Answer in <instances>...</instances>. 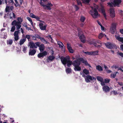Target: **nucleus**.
<instances>
[{"label":"nucleus","mask_w":123,"mask_h":123,"mask_svg":"<svg viewBox=\"0 0 123 123\" xmlns=\"http://www.w3.org/2000/svg\"><path fill=\"white\" fill-rule=\"evenodd\" d=\"M81 62L85 64V65L91 67L90 65L88 63L86 59H84L82 58H80L78 60H75L73 62L70 61V60L68 61L67 64L68 67H70L72 64L74 67V70L75 71H80L81 70V68L80 67Z\"/></svg>","instance_id":"1"},{"label":"nucleus","mask_w":123,"mask_h":123,"mask_svg":"<svg viewBox=\"0 0 123 123\" xmlns=\"http://www.w3.org/2000/svg\"><path fill=\"white\" fill-rule=\"evenodd\" d=\"M121 0H114L113 2H111L107 3L108 5L110 7L119 6V5L121 3Z\"/></svg>","instance_id":"2"},{"label":"nucleus","mask_w":123,"mask_h":123,"mask_svg":"<svg viewBox=\"0 0 123 123\" xmlns=\"http://www.w3.org/2000/svg\"><path fill=\"white\" fill-rule=\"evenodd\" d=\"M92 9L89 11L90 13L94 18H97L98 14L97 9L96 8H93L92 7Z\"/></svg>","instance_id":"3"},{"label":"nucleus","mask_w":123,"mask_h":123,"mask_svg":"<svg viewBox=\"0 0 123 123\" xmlns=\"http://www.w3.org/2000/svg\"><path fill=\"white\" fill-rule=\"evenodd\" d=\"M117 25V23L113 22L112 23L110 29V32L112 34L114 33L116 31Z\"/></svg>","instance_id":"4"},{"label":"nucleus","mask_w":123,"mask_h":123,"mask_svg":"<svg viewBox=\"0 0 123 123\" xmlns=\"http://www.w3.org/2000/svg\"><path fill=\"white\" fill-rule=\"evenodd\" d=\"M105 45L108 48L112 49L116 48V46L114 43L109 42L105 43Z\"/></svg>","instance_id":"5"},{"label":"nucleus","mask_w":123,"mask_h":123,"mask_svg":"<svg viewBox=\"0 0 123 123\" xmlns=\"http://www.w3.org/2000/svg\"><path fill=\"white\" fill-rule=\"evenodd\" d=\"M61 61L63 64L66 65L68 60H70L69 56H66L65 57H61Z\"/></svg>","instance_id":"6"},{"label":"nucleus","mask_w":123,"mask_h":123,"mask_svg":"<svg viewBox=\"0 0 123 123\" xmlns=\"http://www.w3.org/2000/svg\"><path fill=\"white\" fill-rule=\"evenodd\" d=\"M21 24L19 23V22L16 21V20H14L12 23L11 25H14L16 26L17 29L18 30H19L21 27Z\"/></svg>","instance_id":"7"},{"label":"nucleus","mask_w":123,"mask_h":123,"mask_svg":"<svg viewBox=\"0 0 123 123\" xmlns=\"http://www.w3.org/2000/svg\"><path fill=\"white\" fill-rule=\"evenodd\" d=\"M110 15L112 18H114L115 16V13L114 9L112 8H110L109 10Z\"/></svg>","instance_id":"8"},{"label":"nucleus","mask_w":123,"mask_h":123,"mask_svg":"<svg viewBox=\"0 0 123 123\" xmlns=\"http://www.w3.org/2000/svg\"><path fill=\"white\" fill-rule=\"evenodd\" d=\"M20 33V30H18L14 32V39L16 41H17L19 39L18 34Z\"/></svg>","instance_id":"9"},{"label":"nucleus","mask_w":123,"mask_h":123,"mask_svg":"<svg viewBox=\"0 0 123 123\" xmlns=\"http://www.w3.org/2000/svg\"><path fill=\"white\" fill-rule=\"evenodd\" d=\"M47 54V52L46 51H44L43 52H41L38 54L37 55V56L39 58L42 57L43 58Z\"/></svg>","instance_id":"10"},{"label":"nucleus","mask_w":123,"mask_h":123,"mask_svg":"<svg viewBox=\"0 0 123 123\" xmlns=\"http://www.w3.org/2000/svg\"><path fill=\"white\" fill-rule=\"evenodd\" d=\"M85 79V81L86 82H90L91 80H92V78L91 76L89 75H87L86 76Z\"/></svg>","instance_id":"11"},{"label":"nucleus","mask_w":123,"mask_h":123,"mask_svg":"<svg viewBox=\"0 0 123 123\" xmlns=\"http://www.w3.org/2000/svg\"><path fill=\"white\" fill-rule=\"evenodd\" d=\"M103 91L105 92H108L110 90V88L107 86L105 85L103 87Z\"/></svg>","instance_id":"12"},{"label":"nucleus","mask_w":123,"mask_h":123,"mask_svg":"<svg viewBox=\"0 0 123 123\" xmlns=\"http://www.w3.org/2000/svg\"><path fill=\"white\" fill-rule=\"evenodd\" d=\"M67 46L68 49L70 53H73L74 52V50L72 49V47H71L70 45L68 43H67Z\"/></svg>","instance_id":"13"},{"label":"nucleus","mask_w":123,"mask_h":123,"mask_svg":"<svg viewBox=\"0 0 123 123\" xmlns=\"http://www.w3.org/2000/svg\"><path fill=\"white\" fill-rule=\"evenodd\" d=\"M36 52V51L35 50L33 49L32 50H30L29 54L30 55L32 56L35 55Z\"/></svg>","instance_id":"14"},{"label":"nucleus","mask_w":123,"mask_h":123,"mask_svg":"<svg viewBox=\"0 0 123 123\" xmlns=\"http://www.w3.org/2000/svg\"><path fill=\"white\" fill-rule=\"evenodd\" d=\"M57 43L59 45V47L62 48V49H65L63 44L61 42L58 41L57 42Z\"/></svg>","instance_id":"15"},{"label":"nucleus","mask_w":123,"mask_h":123,"mask_svg":"<svg viewBox=\"0 0 123 123\" xmlns=\"http://www.w3.org/2000/svg\"><path fill=\"white\" fill-rule=\"evenodd\" d=\"M30 16L32 18H35L37 20L39 21L40 18L39 17L33 14L32 13H30Z\"/></svg>","instance_id":"16"},{"label":"nucleus","mask_w":123,"mask_h":123,"mask_svg":"<svg viewBox=\"0 0 123 123\" xmlns=\"http://www.w3.org/2000/svg\"><path fill=\"white\" fill-rule=\"evenodd\" d=\"M78 35L81 41L83 43H85V40L84 39V35H81L80 36L79 34Z\"/></svg>","instance_id":"17"},{"label":"nucleus","mask_w":123,"mask_h":123,"mask_svg":"<svg viewBox=\"0 0 123 123\" xmlns=\"http://www.w3.org/2000/svg\"><path fill=\"white\" fill-rule=\"evenodd\" d=\"M43 24L42 23H40L39 24V26L40 29L42 30H44L46 27V26H43Z\"/></svg>","instance_id":"18"},{"label":"nucleus","mask_w":123,"mask_h":123,"mask_svg":"<svg viewBox=\"0 0 123 123\" xmlns=\"http://www.w3.org/2000/svg\"><path fill=\"white\" fill-rule=\"evenodd\" d=\"M115 37L116 39L118 40L119 41L123 43V37H121L119 36H115Z\"/></svg>","instance_id":"19"},{"label":"nucleus","mask_w":123,"mask_h":123,"mask_svg":"<svg viewBox=\"0 0 123 123\" xmlns=\"http://www.w3.org/2000/svg\"><path fill=\"white\" fill-rule=\"evenodd\" d=\"M39 50L41 52H43L45 46L43 44H41L39 47Z\"/></svg>","instance_id":"20"},{"label":"nucleus","mask_w":123,"mask_h":123,"mask_svg":"<svg viewBox=\"0 0 123 123\" xmlns=\"http://www.w3.org/2000/svg\"><path fill=\"white\" fill-rule=\"evenodd\" d=\"M55 57L54 56L50 55L47 58V59L51 61H52L55 59Z\"/></svg>","instance_id":"21"},{"label":"nucleus","mask_w":123,"mask_h":123,"mask_svg":"<svg viewBox=\"0 0 123 123\" xmlns=\"http://www.w3.org/2000/svg\"><path fill=\"white\" fill-rule=\"evenodd\" d=\"M101 10L102 12V13L104 17L106 19V15L105 12V10L102 7L101 8Z\"/></svg>","instance_id":"22"},{"label":"nucleus","mask_w":123,"mask_h":123,"mask_svg":"<svg viewBox=\"0 0 123 123\" xmlns=\"http://www.w3.org/2000/svg\"><path fill=\"white\" fill-rule=\"evenodd\" d=\"M24 37V38L21 39L19 41V44L21 45L23 44L26 41V39L25 38V36Z\"/></svg>","instance_id":"23"},{"label":"nucleus","mask_w":123,"mask_h":123,"mask_svg":"<svg viewBox=\"0 0 123 123\" xmlns=\"http://www.w3.org/2000/svg\"><path fill=\"white\" fill-rule=\"evenodd\" d=\"M96 69L100 71H102L103 70V69L102 67L100 65H98L96 66Z\"/></svg>","instance_id":"24"},{"label":"nucleus","mask_w":123,"mask_h":123,"mask_svg":"<svg viewBox=\"0 0 123 123\" xmlns=\"http://www.w3.org/2000/svg\"><path fill=\"white\" fill-rule=\"evenodd\" d=\"M6 5V7L5 9V11L6 12L8 13L10 12V7L8 6V4Z\"/></svg>","instance_id":"25"},{"label":"nucleus","mask_w":123,"mask_h":123,"mask_svg":"<svg viewBox=\"0 0 123 123\" xmlns=\"http://www.w3.org/2000/svg\"><path fill=\"white\" fill-rule=\"evenodd\" d=\"M7 2L9 4L8 5H12L13 4H14L13 0H8Z\"/></svg>","instance_id":"26"},{"label":"nucleus","mask_w":123,"mask_h":123,"mask_svg":"<svg viewBox=\"0 0 123 123\" xmlns=\"http://www.w3.org/2000/svg\"><path fill=\"white\" fill-rule=\"evenodd\" d=\"M40 39L42 42L46 44L49 43V42L47 41H46L43 37H41Z\"/></svg>","instance_id":"27"},{"label":"nucleus","mask_w":123,"mask_h":123,"mask_svg":"<svg viewBox=\"0 0 123 123\" xmlns=\"http://www.w3.org/2000/svg\"><path fill=\"white\" fill-rule=\"evenodd\" d=\"M71 69L70 68H67L66 69V72L67 74L70 73L71 72Z\"/></svg>","instance_id":"28"},{"label":"nucleus","mask_w":123,"mask_h":123,"mask_svg":"<svg viewBox=\"0 0 123 123\" xmlns=\"http://www.w3.org/2000/svg\"><path fill=\"white\" fill-rule=\"evenodd\" d=\"M86 19L85 18L84 16H81L80 17V21L82 22H84Z\"/></svg>","instance_id":"29"},{"label":"nucleus","mask_w":123,"mask_h":123,"mask_svg":"<svg viewBox=\"0 0 123 123\" xmlns=\"http://www.w3.org/2000/svg\"><path fill=\"white\" fill-rule=\"evenodd\" d=\"M83 72L86 75H87L89 73V71L87 69H85L83 70Z\"/></svg>","instance_id":"30"},{"label":"nucleus","mask_w":123,"mask_h":123,"mask_svg":"<svg viewBox=\"0 0 123 123\" xmlns=\"http://www.w3.org/2000/svg\"><path fill=\"white\" fill-rule=\"evenodd\" d=\"M17 20L18 21V22L19 23L21 24L23 21V19L21 17H18L17 18Z\"/></svg>","instance_id":"31"},{"label":"nucleus","mask_w":123,"mask_h":123,"mask_svg":"<svg viewBox=\"0 0 123 123\" xmlns=\"http://www.w3.org/2000/svg\"><path fill=\"white\" fill-rule=\"evenodd\" d=\"M97 79L99 81H102L103 80V79L101 77L97 76L96 77Z\"/></svg>","instance_id":"32"},{"label":"nucleus","mask_w":123,"mask_h":123,"mask_svg":"<svg viewBox=\"0 0 123 123\" xmlns=\"http://www.w3.org/2000/svg\"><path fill=\"white\" fill-rule=\"evenodd\" d=\"M104 36V34L102 33H101L98 35V38L100 39H101Z\"/></svg>","instance_id":"33"},{"label":"nucleus","mask_w":123,"mask_h":123,"mask_svg":"<svg viewBox=\"0 0 123 123\" xmlns=\"http://www.w3.org/2000/svg\"><path fill=\"white\" fill-rule=\"evenodd\" d=\"M92 55H98V50L92 52Z\"/></svg>","instance_id":"34"},{"label":"nucleus","mask_w":123,"mask_h":123,"mask_svg":"<svg viewBox=\"0 0 123 123\" xmlns=\"http://www.w3.org/2000/svg\"><path fill=\"white\" fill-rule=\"evenodd\" d=\"M35 38H34L33 39L34 40H36V38L40 39L41 38L39 35L37 34H35Z\"/></svg>","instance_id":"35"},{"label":"nucleus","mask_w":123,"mask_h":123,"mask_svg":"<svg viewBox=\"0 0 123 123\" xmlns=\"http://www.w3.org/2000/svg\"><path fill=\"white\" fill-rule=\"evenodd\" d=\"M83 52L86 55H92V52Z\"/></svg>","instance_id":"36"},{"label":"nucleus","mask_w":123,"mask_h":123,"mask_svg":"<svg viewBox=\"0 0 123 123\" xmlns=\"http://www.w3.org/2000/svg\"><path fill=\"white\" fill-rule=\"evenodd\" d=\"M117 73V72H116L114 74H111V77L113 78H115L116 76V74Z\"/></svg>","instance_id":"37"},{"label":"nucleus","mask_w":123,"mask_h":123,"mask_svg":"<svg viewBox=\"0 0 123 123\" xmlns=\"http://www.w3.org/2000/svg\"><path fill=\"white\" fill-rule=\"evenodd\" d=\"M27 48V47H25L24 46L23 47V50L22 51L25 53L26 52V50Z\"/></svg>","instance_id":"38"},{"label":"nucleus","mask_w":123,"mask_h":123,"mask_svg":"<svg viewBox=\"0 0 123 123\" xmlns=\"http://www.w3.org/2000/svg\"><path fill=\"white\" fill-rule=\"evenodd\" d=\"M27 19L30 21V23H31V25L33 26V23L31 19L29 17H27Z\"/></svg>","instance_id":"39"},{"label":"nucleus","mask_w":123,"mask_h":123,"mask_svg":"<svg viewBox=\"0 0 123 123\" xmlns=\"http://www.w3.org/2000/svg\"><path fill=\"white\" fill-rule=\"evenodd\" d=\"M15 1L16 3V4H14L15 5L16 7H19L20 6V5L19 4L17 0H14Z\"/></svg>","instance_id":"40"},{"label":"nucleus","mask_w":123,"mask_h":123,"mask_svg":"<svg viewBox=\"0 0 123 123\" xmlns=\"http://www.w3.org/2000/svg\"><path fill=\"white\" fill-rule=\"evenodd\" d=\"M30 48H33L35 46V44L33 42H31L30 43Z\"/></svg>","instance_id":"41"},{"label":"nucleus","mask_w":123,"mask_h":123,"mask_svg":"<svg viewBox=\"0 0 123 123\" xmlns=\"http://www.w3.org/2000/svg\"><path fill=\"white\" fill-rule=\"evenodd\" d=\"M15 27L14 25H13V26L12 27L11 31L12 32H14L15 30Z\"/></svg>","instance_id":"42"},{"label":"nucleus","mask_w":123,"mask_h":123,"mask_svg":"<svg viewBox=\"0 0 123 123\" xmlns=\"http://www.w3.org/2000/svg\"><path fill=\"white\" fill-rule=\"evenodd\" d=\"M110 80L109 79H106L105 80V82L106 83H108L110 82Z\"/></svg>","instance_id":"43"},{"label":"nucleus","mask_w":123,"mask_h":123,"mask_svg":"<svg viewBox=\"0 0 123 123\" xmlns=\"http://www.w3.org/2000/svg\"><path fill=\"white\" fill-rule=\"evenodd\" d=\"M77 4L79 5L82 6V4L81 1L80 0H76Z\"/></svg>","instance_id":"44"},{"label":"nucleus","mask_w":123,"mask_h":123,"mask_svg":"<svg viewBox=\"0 0 123 123\" xmlns=\"http://www.w3.org/2000/svg\"><path fill=\"white\" fill-rule=\"evenodd\" d=\"M117 54H119L122 57H123V53L121 52H117Z\"/></svg>","instance_id":"45"},{"label":"nucleus","mask_w":123,"mask_h":123,"mask_svg":"<svg viewBox=\"0 0 123 123\" xmlns=\"http://www.w3.org/2000/svg\"><path fill=\"white\" fill-rule=\"evenodd\" d=\"M13 41L12 40H9V41L7 42V43L10 45H11Z\"/></svg>","instance_id":"46"},{"label":"nucleus","mask_w":123,"mask_h":123,"mask_svg":"<svg viewBox=\"0 0 123 123\" xmlns=\"http://www.w3.org/2000/svg\"><path fill=\"white\" fill-rule=\"evenodd\" d=\"M90 0H83V1L84 3H88L89 2Z\"/></svg>","instance_id":"47"},{"label":"nucleus","mask_w":123,"mask_h":123,"mask_svg":"<svg viewBox=\"0 0 123 123\" xmlns=\"http://www.w3.org/2000/svg\"><path fill=\"white\" fill-rule=\"evenodd\" d=\"M47 38H48L49 39V38H50L51 39V42H52V41L53 40V39L52 38V37L50 35H49L48 36H47Z\"/></svg>","instance_id":"48"},{"label":"nucleus","mask_w":123,"mask_h":123,"mask_svg":"<svg viewBox=\"0 0 123 123\" xmlns=\"http://www.w3.org/2000/svg\"><path fill=\"white\" fill-rule=\"evenodd\" d=\"M31 37V36L29 35H27L25 36V38H26L28 39L29 40L30 39Z\"/></svg>","instance_id":"49"},{"label":"nucleus","mask_w":123,"mask_h":123,"mask_svg":"<svg viewBox=\"0 0 123 123\" xmlns=\"http://www.w3.org/2000/svg\"><path fill=\"white\" fill-rule=\"evenodd\" d=\"M75 7L76 11H78L79 9V8L78 6L76 5H75Z\"/></svg>","instance_id":"50"},{"label":"nucleus","mask_w":123,"mask_h":123,"mask_svg":"<svg viewBox=\"0 0 123 123\" xmlns=\"http://www.w3.org/2000/svg\"><path fill=\"white\" fill-rule=\"evenodd\" d=\"M35 44L37 46H38V47H39L40 46V42H36Z\"/></svg>","instance_id":"51"},{"label":"nucleus","mask_w":123,"mask_h":123,"mask_svg":"<svg viewBox=\"0 0 123 123\" xmlns=\"http://www.w3.org/2000/svg\"><path fill=\"white\" fill-rule=\"evenodd\" d=\"M119 32L121 34H123V29H120L119 30Z\"/></svg>","instance_id":"52"},{"label":"nucleus","mask_w":123,"mask_h":123,"mask_svg":"<svg viewBox=\"0 0 123 123\" xmlns=\"http://www.w3.org/2000/svg\"><path fill=\"white\" fill-rule=\"evenodd\" d=\"M96 42L100 44V45H101L102 43V42L99 40H97Z\"/></svg>","instance_id":"53"},{"label":"nucleus","mask_w":123,"mask_h":123,"mask_svg":"<svg viewBox=\"0 0 123 123\" xmlns=\"http://www.w3.org/2000/svg\"><path fill=\"white\" fill-rule=\"evenodd\" d=\"M101 84L102 86H105V82L102 81H101Z\"/></svg>","instance_id":"54"},{"label":"nucleus","mask_w":123,"mask_h":123,"mask_svg":"<svg viewBox=\"0 0 123 123\" xmlns=\"http://www.w3.org/2000/svg\"><path fill=\"white\" fill-rule=\"evenodd\" d=\"M23 25L24 27H25L26 28L27 27L26 23H24L23 24Z\"/></svg>","instance_id":"55"},{"label":"nucleus","mask_w":123,"mask_h":123,"mask_svg":"<svg viewBox=\"0 0 123 123\" xmlns=\"http://www.w3.org/2000/svg\"><path fill=\"white\" fill-rule=\"evenodd\" d=\"M3 1V3H4V2L6 4V5H7V2L6 0H2Z\"/></svg>","instance_id":"56"},{"label":"nucleus","mask_w":123,"mask_h":123,"mask_svg":"<svg viewBox=\"0 0 123 123\" xmlns=\"http://www.w3.org/2000/svg\"><path fill=\"white\" fill-rule=\"evenodd\" d=\"M97 23L100 26H101L102 25L101 23L98 20L97 21Z\"/></svg>","instance_id":"57"},{"label":"nucleus","mask_w":123,"mask_h":123,"mask_svg":"<svg viewBox=\"0 0 123 123\" xmlns=\"http://www.w3.org/2000/svg\"><path fill=\"white\" fill-rule=\"evenodd\" d=\"M120 48L121 50L123 51V44L121 45L120 46Z\"/></svg>","instance_id":"58"},{"label":"nucleus","mask_w":123,"mask_h":123,"mask_svg":"<svg viewBox=\"0 0 123 123\" xmlns=\"http://www.w3.org/2000/svg\"><path fill=\"white\" fill-rule=\"evenodd\" d=\"M113 92L114 95H116L117 94V91H113Z\"/></svg>","instance_id":"59"},{"label":"nucleus","mask_w":123,"mask_h":123,"mask_svg":"<svg viewBox=\"0 0 123 123\" xmlns=\"http://www.w3.org/2000/svg\"><path fill=\"white\" fill-rule=\"evenodd\" d=\"M26 29L28 31L30 30L31 31H33V30L31 29L30 27H27L26 28Z\"/></svg>","instance_id":"60"},{"label":"nucleus","mask_w":123,"mask_h":123,"mask_svg":"<svg viewBox=\"0 0 123 123\" xmlns=\"http://www.w3.org/2000/svg\"><path fill=\"white\" fill-rule=\"evenodd\" d=\"M80 26L81 27H83L84 26V24L83 23H81L80 24Z\"/></svg>","instance_id":"61"},{"label":"nucleus","mask_w":123,"mask_h":123,"mask_svg":"<svg viewBox=\"0 0 123 123\" xmlns=\"http://www.w3.org/2000/svg\"><path fill=\"white\" fill-rule=\"evenodd\" d=\"M14 8V7L13 6H11L10 8V9L11 11H12Z\"/></svg>","instance_id":"62"},{"label":"nucleus","mask_w":123,"mask_h":123,"mask_svg":"<svg viewBox=\"0 0 123 123\" xmlns=\"http://www.w3.org/2000/svg\"><path fill=\"white\" fill-rule=\"evenodd\" d=\"M118 84L121 86H122L123 85V83L122 82H119L118 83Z\"/></svg>","instance_id":"63"},{"label":"nucleus","mask_w":123,"mask_h":123,"mask_svg":"<svg viewBox=\"0 0 123 123\" xmlns=\"http://www.w3.org/2000/svg\"><path fill=\"white\" fill-rule=\"evenodd\" d=\"M101 27V30L102 31H104V27L102 25L101 26H100Z\"/></svg>","instance_id":"64"}]
</instances>
